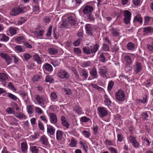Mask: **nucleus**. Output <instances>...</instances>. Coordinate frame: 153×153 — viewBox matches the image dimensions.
<instances>
[{
  "instance_id": "33",
  "label": "nucleus",
  "mask_w": 153,
  "mask_h": 153,
  "mask_svg": "<svg viewBox=\"0 0 153 153\" xmlns=\"http://www.w3.org/2000/svg\"><path fill=\"white\" fill-rule=\"evenodd\" d=\"M44 32V30H40L38 31H36L34 32V35L36 36H41Z\"/></svg>"
},
{
  "instance_id": "24",
  "label": "nucleus",
  "mask_w": 153,
  "mask_h": 153,
  "mask_svg": "<svg viewBox=\"0 0 153 153\" xmlns=\"http://www.w3.org/2000/svg\"><path fill=\"white\" fill-rule=\"evenodd\" d=\"M98 54L99 55V58L100 61L102 62H105V53H102L100 52H98Z\"/></svg>"
},
{
  "instance_id": "46",
  "label": "nucleus",
  "mask_w": 153,
  "mask_h": 153,
  "mask_svg": "<svg viewBox=\"0 0 153 153\" xmlns=\"http://www.w3.org/2000/svg\"><path fill=\"white\" fill-rule=\"evenodd\" d=\"M15 40L18 43H20L21 42H23L25 39L23 36H20L16 38Z\"/></svg>"
},
{
  "instance_id": "4",
  "label": "nucleus",
  "mask_w": 153,
  "mask_h": 153,
  "mask_svg": "<svg viewBox=\"0 0 153 153\" xmlns=\"http://www.w3.org/2000/svg\"><path fill=\"white\" fill-rule=\"evenodd\" d=\"M67 18L68 24H70L71 25H74L75 24L76 21L74 16L73 15H67L65 16Z\"/></svg>"
},
{
  "instance_id": "31",
  "label": "nucleus",
  "mask_w": 153,
  "mask_h": 153,
  "mask_svg": "<svg viewBox=\"0 0 153 153\" xmlns=\"http://www.w3.org/2000/svg\"><path fill=\"white\" fill-rule=\"evenodd\" d=\"M33 58L38 64H40L42 63L41 59L38 54H34L33 56Z\"/></svg>"
},
{
  "instance_id": "15",
  "label": "nucleus",
  "mask_w": 153,
  "mask_h": 153,
  "mask_svg": "<svg viewBox=\"0 0 153 153\" xmlns=\"http://www.w3.org/2000/svg\"><path fill=\"white\" fill-rule=\"evenodd\" d=\"M80 75L82 76L84 79L86 80L88 76V73L86 69L80 68Z\"/></svg>"
},
{
  "instance_id": "61",
  "label": "nucleus",
  "mask_w": 153,
  "mask_h": 153,
  "mask_svg": "<svg viewBox=\"0 0 153 153\" xmlns=\"http://www.w3.org/2000/svg\"><path fill=\"white\" fill-rule=\"evenodd\" d=\"M27 112L29 114H31L33 113V109L31 106H27Z\"/></svg>"
},
{
  "instance_id": "64",
  "label": "nucleus",
  "mask_w": 153,
  "mask_h": 153,
  "mask_svg": "<svg viewBox=\"0 0 153 153\" xmlns=\"http://www.w3.org/2000/svg\"><path fill=\"white\" fill-rule=\"evenodd\" d=\"M147 48L149 51L153 52V41L152 42L151 44L147 45Z\"/></svg>"
},
{
  "instance_id": "49",
  "label": "nucleus",
  "mask_w": 153,
  "mask_h": 153,
  "mask_svg": "<svg viewBox=\"0 0 153 153\" xmlns=\"http://www.w3.org/2000/svg\"><path fill=\"white\" fill-rule=\"evenodd\" d=\"M26 20L25 17H21L20 19L17 21L18 25H21L24 23Z\"/></svg>"
},
{
  "instance_id": "1",
  "label": "nucleus",
  "mask_w": 153,
  "mask_h": 153,
  "mask_svg": "<svg viewBox=\"0 0 153 153\" xmlns=\"http://www.w3.org/2000/svg\"><path fill=\"white\" fill-rule=\"evenodd\" d=\"M57 76L62 79H68L70 77L69 73L65 70L61 69L58 71Z\"/></svg>"
},
{
  "instance_id": "14",
  "label": "nucleus",
  "mask_w": 153,
  "mask_h": 153,
  "mask_svg": "<svg viewBox=\"0 0 153 153\" xmlns=\"http://www.w3.org/2000/svg\"><path fill=\"white\" fill-rule=\"evenodd\" d=\"M142 29L143 30V32L144 34L148 35L149 33H150L153 31V28L151 27H144Z\"/></svg>"
},
{
  "instance_id": "44",
  "label": "nucleus",
  "mask_w": 153,
  "mask_h": 153,
  "mask_svg": "<svg viewBox=\"0 0 153 153\" xmlns=\"http://www.w3.org/2000/svg\"><path fill=\"white\" fill-rule=\"evenodd\" d=\"M124 58L126 62L128 64H130L131 63L132 60L129 56L128 55H126L124 57Z\"/></svg>"
},
{
  "instance_id": "23",
  "label": "nucleus",
  "mask_w": 153,
  "mask_h": 153,
  "mask_svg": "<svg viewBox=\"0 0 153 153\" xmlns=\"http://www.w3.org/2000/svg\"><path fill=\"white\" fill-rule=\"evenodd\" d=\"M40 141L43 144L45 145H47L48 142L47 137L44 135L40 137Z\"/></svg>"
},
{
  "instance_id": "29",
  "label": "nucleus",
  "mask_w": 153,
  "mask_h": 153,
  "mask_svg": "<svg viewBox=\"0 0 153 153\" xmlns=\"http://www.w3.org/2000/svg\"><path fill=\"white\" fill-rule=\"evenodd\" d=\"M6 94H7V97L17 102L19 101V99L17 98L16 96L13 94L9 93H6Z\"/></svg>"
},
{
  "instance_id": "26",
  "label": "nucleus",
  "mask_w": 153,
  "mask_h": 153,
  "mask_svg": "<svg viewBox=\"0 0 153 153\" xmlns=\"http://www.w3.org/2000/svg\"><path fill=\"white\" fill-rule=\"evenodd\" d=\"M17 29H18L17 28L10 27L8 30L10 33V35L13 36L16 34Z\"/></svg>"
},
{
  "instance_id": "57",
  "label": "nucleus",
  "mask_w": 153,
  "mask_h": 153,
  "mask_svg": "<svg viewBox=\"0 0 153 153\" xmlns=\"http://www.w3.org/2000/svg\"><path fill=\"white\" fill-rule=\"evenodd\" d=\"M128 138V140L132 144L137 141L135 137L131 136H130Z\"/></svg>"
},
{
  "instance_id": "55",
  "label": "nucleus",
  "mask_w": 153,
  "mask_h": 153,
  "mask_svg": "<svg viewBox=\"0 0 153 153\" xmlns=\"http://www.w3.org/2000/svg\"><path fill=\"white\" fill-rule=\"evenodd\" d=\"M52 28V26H50L48 28V30L46 35L48 37H50L51 34V30Z\"/></svg>"
},
{
  "instance_id": "45",
  "label": "nucleus",
  "mask_w": 153,
  "mask_h": 153,
  "mask_svg": "<svg viewBox=\"0 0 153 153\" xmlns=\"http://www.w3.org/2000/svg\"><path fill=\"white\" fill-rule=\"evenodd\" d=\"M80 144L81 145V147L84 149L85 152H87L88 149V146L87 144L85 143L81 142H80Z\"/></svg>"
},
{
  "instance_id": "5",
  "label": "nucleus",
  "mask_w": 153,
  "mask_h": 153,
  "mask_svg": "<svg viewBox=\"0 0 153 153\" xmlns=\"http://www.w3.org/2000/svg\"><path fill=\"white\" fill-rule=\"evenodd\" d=\"M99 73L100 76L102 77L107 79L108 76L107 69L104 67L100 68L99 70Z\"/></svg>"
},
{
  "instance_id": "28",
  "label": "nucleus",
  "mask_w": 153,
  "mask_h": 153,
  "mask_svg": "<svg viewBox=\"0 0 153 153\" xmlns=\"http://www.w3.org/2000/svg\"><path fill=\"white\" fill-rule=\"evenodd\" d=\"M17 10V7H15L12 8L10 12V15L13 16H15L19 15V14Z\"/></svg>"
},
{
  "instance_id": "62",
  "label": "nucleus",
  "mask_w": 153,
  "mask_h": 153,
  "mask_svg": "<svg viewBox=\"0 0 153 153\" xmlns=\"http://www.w3.org/2000/svg\"><path fill=\"white\" fill-rule=\"evenodd\" d=\"M68 25V24L67 22V20L66 19L62 22V23L61 24V28H64L67 27V25Z\"/></svg>"
},
{
  "instance_id": "50",
  "label": "nucleus",
  "mask_w": 153,
  "mask_h": 153,
  "mask_svg": "<svg viewBox=\"0 0 153 153\" xmlns=\"http://www.w3.org/2000/svg\"><path fill=\"white\" fill-rule=\"evenodd\" d=\"M6 112L9 114H15V111L13 108L10 107L7 108L6 110Z\"/></svg>"
},
{
  "instance_id": "52",
  "label": "nucleus",
  "mask_w": 153,
  "mask_h": 153,
  "mask_svg": "<svg viewBox=\"0 0 153 153\" xmlns=\"http://www.w3.org/2000/svg\"><path fill=\"white\" fill-rule=\"evenodd\" d=\"M83 51L87 54H89L91 53L89 47H85L83 48Z\"/></svg>"
},
{
  "instance_id": "27",
  "label": "nucleus",
  "mask_w": 153,
  "mask_h": 153,
  "mask_svg": "<svg viewBox=\"0 0 153 153\" xmlns=\"http://www.w3.org/2000/svg\"><path fill=\"white\" fill-rule=\"evenodd\" d=\"M21 149L23 152H26L27 151V143L25 142L22 143H21Z\"/></svg>"
},
{
  "instance_id": "43",
  "label": "nucleus",
  "mask_w": 153,
  "mask_h": 153,
  "mask_svg": "<svg viewBox=\"0 0 153 153\" xmlns=\"http://www.w3.org/2000/svg\"><path fill=\"white\" fill-rule=\"evenodd\" d=\"M76 141L73 137H72L71 139V142L69 145L71 147H75L76 146Z\"/></svg>"
},
{
  "instance_id": "35",
  "label": "nucleus",
  "mask_w": 153,
  "mask_h": 153,
  "mask_svg": "<svg viewBox=\"0 0 153 153\" xmlns=\"http://www.w3.org/2000/svg\"><path fill=\"white\" fill-rule=\"evenodd\" d=\"M134 22L142 24L143 22V18L140 16H136L134 19Z\"/></svg>"
},
{
  "instance_id": "36",
  "label": "nucleus",
  "mask_w": 153,
  "mask_h": 153,
  "mask_svg": "<svg viewBox=\"0 0 153 153\" xmlns=\"http://www.w3.org/2000/svg\"><path fill=\"white\" fill-rule=\"evenodd\" d=\"M80 120L82 123H87L90 121H91V119L86 116L82 117L80 118Z\"/></svg>"
},
{
  "instance_id": "53",
  "label": "nucleus",
  "mask_w": 153,
  "mask_h": 153,
  "mask_svg": "<svg viewBox=\"0 0 153 153\" xmlns=\"http://www.w3.org/2000/svg\"><path fill=\"white\" fill-rule=\"evenodd\" d=\"M114 85V82L112 81H110L108 83V89L109 91H111Z\"/></svg>"
},
{
  "instance_id": "3",
  "label": "nucleus",
  "mask_w": 153,
  "mask_h": 153,
  "mask_svg": "<svg viewBox=\"0 0 153 153\" xmlns=\"http://www.w3.org/2000/svg\"><path fill=\"white\" fill-rule=\"evenodd\" d=\"M86 33L89 36H92L93 33L96 30V28L93 25H86L85 27Z\"/></svg>"
},
{
  "instance_id": "6",
  "label": "nucleus",
  "mask_w": 153,
  "mask_h": 153,
  "mask_svg": "<svg viewBox=\"0 0 153 153\" xmlns=\"http://www.w3.org/2000/svg\"><path fill=\"white\" fill-rule=\"evenodd\" d=\"M116 99L119 101H123L124 100L125 95L124 92L121 90H119L115 93Z\"/></svg>"
},
{
  "instance_id": "58",
  "label": "nucleus",
  "mask_w": 153,
  "mask_h": 153,
  "mask_svg": "<svg viewBox=\"0 0 153 153\" xmlns=\"http://www.w3.org/2000/svg\"><path fill=\"white\" fill-rule=\"evenodd\" d=\"M53 79L51 76L49 75L46 76L45 79V81L46 82H51L53 81Z\"/></svg>"
},
{
  "instance_id": "54",
  "label": "nucleus",
  "mask_w": 153,
  "mask_h": 153,
  "mask_svg": "<svg viewBox=\"0 0 153 153\" xmlns=\"http://www.w3.org/2000/svg\"><path fill=\"white\" fill-rule=\"evenodd\" d=\"M30 151L32 153H38L39 149L35 146L30 147Z\"/></svg>"
},
{
  "instance_id": "7",
  "label": "nucleus",
  "mask_w": 153,
  "mask_h": 153,
  "mask_svg": "<svg viewBox=\"0 0 153 153\" xmlns=\"http://www.w3.org/2000/svg\"><path fill=\"white\" fill-rule=\"evenodd\" d=\"M143 68V66L138 61L135 62L134 70L136 74L138 73Z\"/></svg>"
},
{
  "instance_id": "39",
  "label": "nucleus",
  "mask_w": 153,
  "mask_h": 153,
  "mask_svg": "<svg viewBox=\"0 0 153 153\" xmlns=\"http://www.w3.org/2000/svg\"><path fill=\"white\" fill-rule=\"evenodd\" d=\"M147 96L146 95H144L143 98V100L137 99L136 100V102L138 103L142 102L143 103H145L147 102Z\"/></svg>"
},
{
  "instance_id": "13",
  "label": "nucleus",
  "mask_w": 153,
  "mask_h": 153,
  "mask_svg": "<svg viewBox=\"0 0 153 153\" xmlns=\"http://www.w3.org/2000/svg\"><path fill=\"white\" fill-rule=\"evenodd\" d=\"M93 7L90 5L85 6L83 9V12L85 14L91 12L93 10Z\"/></svg>"
},
{
  "instance_id": "22",
  "label": "nucleus",
  "mask_w": 153,
  "mask_h": 153,
  "mask_svg": "<svg viewBox=\"0 0 153 153\" xmlns=\"http://www.w3.org/2000/svg\"><path fill=\"white\" fill-rule=\"evenodd\" d=\"M35 98L37 103L39 104L43 105L44 104V101L43 99L41 98L40 96L38 94L35 96Z\"/></svg>"
},
{
  "instance_id": "9",
  "label": "nucleus",
  "mask_w": 153,
  "mask_h": 153,
  "mask_svg": "<svg viewBox=\"0 0 153 153\" xmlns=\"http://www.w3.org/2000/svg\"><path fill=\"white\" fill-rule=\"evenodd\" d=\"M50 122L52 124H56L57 122L56 115L54 113H50L49 114Z\"/></svg>"
},
{
  "instance_id": "19",
  "label": "nucleus",
  "mask_w": 153,
  "mask_h": 153,
  "mask_svg": "<svg viewBox=\"0 0 153 153\" xmlns=\"http://www.w3.org/2000/svg\"><path fill=\"white\" fill-rule=\"evenodd\" d=\"M17 7L19 14L23 13L27 11L26 7L25 6L21 5Z\"/></svg>"
},
{
  "instance_id": "60",
  "label": "nucleus",
  "mask_w": 153,
  "mask_h": 153,
  "mask_svg": "<svg viewBox=\"0 0 153 153\" xmlns=\"http://www.w3.org/2000/svg\"><path fill=\"white\" fill-rule=\"evenodd\" d=\"M118 141L120 142H121L123 139V137L122 134L120 133H119L117 135Z\"/></svg>"
},
{
  "instance_id": "17",
  "label": "nucleus",
  "mask_w": 153,
  "mask_h": 153,
  "mask_svg": "<svg viewBox=\"0 0 153 153\" xmlns=\"http://www.w3.org/2000/svg\"><path fill=\"white\" fill-rule=\"evenodd\" d=\"M56 139L58 141H60L62 139L63 132L59 130H57L56 133Z\"/></svg>"
},
{
  "instance_id": "34",
  "label": "nucleus",
  "mask_w": 153,
  "mask_h": 153,
  "mask_svg": "<svg viewBox=\"0 0 153 153\" xmlns=\"http://www.w3.org/2000/svg\"><path fill=\"white\" fill-rule=\"evenodd\" d=\"M111 34L114 36H117L119 34L117 30L114 28H112L110 30Z\"/></svg>"
},
{
  "instance_id": "11",
  "label": "nucleus",
  "mask_w": 153,
  "mask_h": 153,
  "mask_svg": "<svg viewBox=\"0 0 153 153\" xmlns=\"http://www.w3.org/2000/svg\"><path fill=\"white\" fill-rule=\"evenodd\" d=\"M0 55L2 58L5 59L7 65H9L11 63V59L7 54L2 53L0 54Z\"/></svg>"
},
{
  "instance_id": "47",
  "label": "nucleus",
  "mask_w": 153,
  "mask_h": 153,
  "mask_svg": "<svg viewBox=\"0 0 153 153\" xmlns=\"http://www.w3.org/2000/svg\"><path fill=\"white\" fill-rule=\"evenodd\" d=\"M1 36L2 37L1 41L4 42H7L9 39V38L8 36L4 34H1Z\"/></svg>"
},
{
  "instance_id": "16",
  "label": "nucleus",
  "mask_w": 153,
  "mask_h": 153,
  "mask_svg": "<svg viewBox=\"0 0 153 153\" xmlns=\"http://www.w3.org/2000/svg\"><path fill=\"white\" fill-rule=\"evenodd\" d=\"M48 51L50 55H56L58 52L57 49L54 47L48 48Z\"/></svg>"
},
{
  "instance_id": "63",
  "label": "nucleus",
  "mask_w": 153,
  "mask_h": 153,
  "mask_svg": "<svg viewBox=\"0 0 153 153\" xmlns=\"http://www.w3.org/2000/svg\"><path fill=\"white\" fill-rule=\"evenodd\" d=\"M51 63L54 67L58 66L59 65V62L57 60H53L51 61Z\"/></svg>"
},
{
  "instance_id": "20",
  "label": "nucleus",
  "mask_w": 153,
  "mask_h": 153,
  "mask_svg": "<svg viewBox=\"0 0 153 153\" xmlns=\"http://www.w3.org/2000/svg\"><path fill=\"white\" fill-rule=\"evenodd\" d=\"M99 46L97 44H96L94 46L90 47V52L91 53H95L98 50Z\"/></svg>"
},
{
  "instance_id": "8",
  "label": "nucleus",
  "mask_w": 153,
  "mask_h": 153,
  "mask_svg": "<svg viewBox=\"0 0 153 153\" xmlns=\"http://www.w3.org/2000/svg\"><path fill=\"white\" fill-rule=\"evenodd\" d=\"M98 113L99 116L100 117H103L108 114V112L106 109L103 107H98Z\"/></svg>"
},
{
  "instance_id": "37",
  "label": "nucleus",
  "mask_w": 153,
  "mask_h": 153,
  "mask_svg": "<svg viewBox=\"0 0 153 153\" xmlns=\"http://www.w3.org/2000/svg\"><path fill=\"white\" fill-rule=\"evenodd\" d=\"M149 115L146 112H144L141 114V119L143 120H148Z\"/></svg>"
},
{
  "instance_id": "10",
  "label": "nucleus",
  "mask_w": 153,
  "mask_h": 153,
  "mask_svg": "<svg viewBox=\"0 0 153 153\" xmlns=\"http://www.w3.org/2000/svg\"><path fill=\"white\" fill-rule=\"evenodd\" d=\"M7 79L8 78L6 74L4 73L0 74V82L3 86H5Z\"/></svg>"
},
{
  "instance_id": "56",
  "label": "nucleus",
  "mask_w": 153,
  "mask_h": 153,
  "mask_svg": "<svg viewBox=\"0 0 153 153\" xmlns=\"http://www.w3.org/2000/svg\"><path fill=\"white\" fill-rule=\"evenodd\" d=\"M15 49L17 51L19 52H22L24 51L23 48V47L22 46L17 45L15 47Z\"/></svg>"
},
{
  "instance_id": "30",
  "label": "nucleus",
  "mask_w": 153,
  "mask_h": 153,
  "mask_svg": "<svg viewBox=\"0 0 153 153\" xmlns=\"http://www.w3.org/2000/svg\"><path fill=\"white\" fill-rule=\"evenodd\" d=\"M126 47L128 50L132 51L134 49L135 45L132 42H130L127 44Z\"/></svg>"
},
{
  "instance_id": "21",
  "label": "nucleus",
  "mask_w": 153,
  "mask_h": 153,
  "mask_svg": "<svg viewBox=\"0 0 153 153\" xmlns=\"http://www.w3.org/2000/svg\"><path fill=\"white\" fill-rule=\"evenodd\" d=\"M55 131V128L51 126H47V132L48 133H49L51 135H53Z\"/></svg>"
},
{
  "instance_id": "12",
  "label": "nucleus",
  "mask_w": 153,
  "mask_h": 153,
  "mask_svg": "<svg viewBox=\"0 0 153 153\" xmlns=\"http://www.w3.org/2000/svg\"><path fill=\"white\" fill-rule=\"evenodd\" d=\"M90 74L94 79H97L98 77L97 71L95 67H93L92 69L90 72Z\"/></svg>"
},
{
  "instance_id": "51",
  "label": "nucleus",
  "mask_w": 153,
  "mask_h": 153,
  "mask_svg": "<svg viewBox=\"0 0 153 153\" xmlns=\"http://www.w3.org/2000/svg\"><path fill=\"white\" fill-rule=\"evenodd\" d=\"M153 18L149 16H146L144 17V23L145 25H147L149 23L150 20Z\"/></svg>"
},
{
  "instance_id": "48",
  "label": "nucleus",
  "mask_w": 153,
  "mask_h": 153,
  "mask_svg": "<svg viewBox=\"0 0 153 153\" xmlns=\"http://www.w3.org/2000/svg\"><path fill=\"white\" fill-rule=\"evenodd\" d=\"M105 100H104V102L106 105H109L111 103V101L109 99L107 98L106 95L104 96Z\"/></svg>"
},
{
  "instance_id": "42",
  "label": "nucleus",
  "mask_w": 153,
  "mask_h": 153,
  "mask_svg": "<svg viewBox=\"0 0 153 153\" xmlns=\"http://www.w3.org/2000/svg\"><path fill=\"white\" fill-rule=\"evenodd\" d=\"M91 66V62L89 61L83 62L82 63L81 66L83 68H86Z\"/></svg>"
},
{
  "instance_id": "25",
  "label": "nucleus",
  "mask_w": 153,
  "mask_h": 153,
  "mask_svg": "<svg viewBox=\"0 0 153 153\" xmlns=\"http://www.w3.org/2000/svg\"><path fill=\"white\" fill-rule=\"evenodd\" d=\"M43 69L50 72H51L53 70L52 66L48 63H45L43 66Z\"/></svg>"
},
{
  "instance_id": "40",
  "label": "nucleus",
  "mask_w": 153,
  "mask_h": 153,
  "mask_svg": "<svg viewBox=\"0 0 153 153\" xmlns=\"http://www.w3.org/2000/svg\"><path fill=\"white\" fill-rule=\"evenodd\" d=\"M83 135L86 138H88L91 135V133L86 130H84L82 132Z\"/></svg>"
},
{
  "instance_id": "38",
  "label": "nucleus",
  "mask_w": 153,
  "mask_h": 153,
  "mask_svg": "<svg viewBox=\"0 0 153 153\" xmlns=\"http://www.w3.org/2000/svg\"><path fill=\"white\" fill-rule=\"evenodd\" d=\"M73 111L78 114H81L82 113L81 108L78 106H76V107L74 108Z\"/></svg>"
},
{
  "instance_id": "2",
  "label": "nucleus",
  "mask_w": 153,
  "mask_h": 153,
  "mask_svg": "<svg viewBox=\"0 0 153 153\" xmlns=\"http://www.w3.org/2000/svg\"><path fill=\"white\" fill-rule=\"evenodd\" d=\"M123 15L124 16L123 20L126 25L130 23L131 14L130 12L127 10H124L123 12Z\"/></svg>"
},
{
  "instance_id": "18",
  "label": "nucleus",
  "mask_w": 153,
  "mask_h": 153,
  "mask_svg": "<svg viewBox=\"0 0 153 153\" xmlns=\"http://www.w3.org/2000/svg\"><path fill=\"white\" fill-rule=\"evenodd\" d=\"M61 121L63 125L66 128H68L69 127V124L67 121L66 117L63 116H62L61 117Z\"/></svg>"
},
{
  "instance_id": "41",
  "label": "nucleus",
  "mask_w": 153,
  "mask_h": 153,
  "mask_svg": "<svg viewBox=\"0 0 153 153\" xmlns=\"http://www.w3.org/2000/svg\"><path fill=\"white\" fill-rule=\"evenodd\" d=\"M42 78V76H41L36 75L34 76L32 78V80L34 82H36L39 81L40 79Z\"/></svg>"
},
{
  "instance_id": "32",
  "label": "nucleus",
  "mask_w": 153,
  "mask_h": 153,
  "mask_svg": "<svg viewBox=\"0 0 153 153\" xmlns=\"http://www.w3.org/2000/svg\"><path fill=\"white\" fill-rule=\"evenodd\" d=\"M50 97L51 100L54 101H56L58 99V96L57 94L54 92L51 93Z\"/></svg>"
},
{
  "instance_id": "59",
  "label": "nucleus",
  "mask_w": 153,
  "mask_h": 153,
  "mask_svg": "<svg viewBox=\"0 0 153 153\" xmlns=\"http://www.w3.org/2000/svg\"><path fill=\"white\" fill-rule=\"evenodd\" d=\"M15 116L19 118H22L25 117V116L21 113H17L15 114Z\"/></svg>"
}]
</instances>
